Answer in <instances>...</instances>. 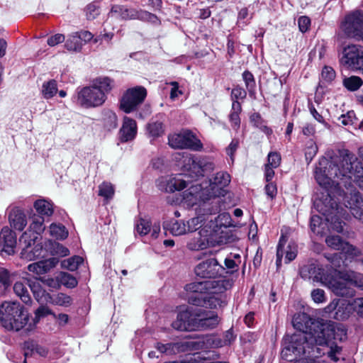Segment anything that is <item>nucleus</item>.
Wrapping results in <instances>:
<instances>
[{"label": "nucleus", "instance_id": "1", "mask_svg": "<svg viewBox=\"0 0 363 363\" xmlns=\"http://www.w3.org/2000/svg\"><path fill=\"white\" fill-rule=\"evenodd\" d=\"M315 178L320 187L329 189L336 182L340 188L345 186L350 193L356 191L354 183L363 189V166L348 150L337 153L330 150L319 160Z\"/></svg>", "mask_w": 363, "mask_h": 363}, {"label": "nucleus", "instance_id": "2", "mask_svg": "<svg viewBox=\"0 0 363 363\" xmlns=\"http://www.w3.org/2000/svg\"><path fill=\"white\" fill-rule=\"evenodd\" d=\"M315 328L317 330L314 335L294 336L291 346L298 352L307 353L308 358L312 360L325 354L320 346L328 345L331 342H343L347 338V328L342 324L328 321L317 325Z\"/></svg>", "mask_w": 363, "mask_h": 363}, {"label": "nucleus", "instance_id": "3", "mask_svg": "<svg viewBox=\"0 0 363 363\" xmlns=\"http://www.w3.org/2000/svg\"><path fill=\"white\" fill-rule=\"evenodd\" d=\"M182 157L185 173L175 175L165 181L164 189L172 193L186 188L192 181L203 177L204 174L214 169L215 165L209 159L191 155L177 154L175 159Z\"/></svg>", "mask_w": 363, "mask_h": 363}, {"label": "nucleus", "instance_id": "4", "mask_svg": "<svg viewBox=\"0 0 363 363\" xmlns=\"http://www.w3.org/2000/svg\"><path fill=\"white\" fill-rule=\"evenodd\" d=\"M230 182V176L226 172H217L203 187L200 184H192L183 193V201L189 207L198 206L206 210L207 202L213 198L224 196L226 187Z\"/></svg>", "mask_w": 363, "mask_h": 363}, {"label": "nucleus", "instance_id": "5", "mask_svg": "<svg viewBox=\"0 0 363 363\" xmlns=\"http://www.w3.org/2000/svg\"><path fill=\"white\" fill-rule=\"evenodd\" d=\"M314 208L325 216L322 223L319 225L320 233H313L315 235L323 236L328 231V223L331 221L333 228L337 233H343L345 223L336 218L338 211V204L334 197L332 196L329 189L321 187L320 194H317L313 201Z\"/></svg>", "mask_w": 363, "mask_h": 363}, {"label": "nucleus", "instance_id": "6", "mask_svg": "<svg viewBox=\"0 0 363 363\" xmlns=\"http://www.w3.org/2000/svg\"><path fill=\"white\" fill-rule=\"evenodd\" d=\"M28 313L20 303L4 302L0 306V322L7 330L19 331L28 323Z\"/></svg>", "mask_w": 363, "mask_h": 363}, {"label": "nucleus", "instance_id": "7", "mask_svg": "<svg viewBox=\"0 0 363 363\" xmlns=\"http://www.w3.org/2000/svg\"><path fill=\"white\" fill-rule=\"evenodd\" d=\"M292 323L294 328L298 330L300 333L294 334L291 337V341L284 347L281 352V354L286 359H287L289 352H292L296 356H305L306 358H308L307 353L298 352L297 350H294V347H291L294 345L293 337L299 335H314L315 330H317V328H315V327H316V325L320 323H313L309 315L305 313H303L296 314L293 318Z\"/></svg>", "mask_w": 363, "mask_h": 363}, {"label": "nucleus", "instance_id": "8", "mask_svg": "<svg viewBox=\"0 0 363 363\" xmlns=\"http://www.w3.org/2000/svg\"><path fill=\"white\" fill-rule=\"evenodd\" d=\"M216 283L219 285H214L213 289L206 294L203 308L218 309L227 305L228 298L225 292L232 287L231 284L225 279L217 280Z\"/></svg>", "mask_w": 363, "mask_h": 363}, {"label": "nucleus", "instance_id": "9", "mask_svg": "<svg viewBox=\"0 0 363 363\" xmlns=\"http://www.w3.org/2000/svg\"><path fill=\"white\" fill-rule=\"evenodd\" d=\"M106 98V96L93 84L77 89L74 96L77 104L85 108L101 106L105 103Z\"/></svg>", "mask_w": 363, "mask_h": 363}, {"label": "nucleus", "instance_id": "10", "mask_svg": "<svg viewBox=\"0 0 363 363\" xmlns=\"http://www.w3.org/2000/svg\"><path fill=\"white\" fill-rule=\"evenodd\" d=\"M21 247L20 257L26 261H32L40 257H44V245L36 240L34 235L29 233H23L19 238Z\"/></svg>", "mask_w": 363, "mask_h": 363}, {"label": "nucleus", "instance_id": "11", "mask_svg": "<svg viewBox=\"0 0 363 363\" xmlns=\"http://www.w3.org/2000/svg\"><path fill=\"white\" fill-rule=\"evenodd\" d=\"M168 144L174 149H189L194 151H199L203 148L200 140L189 130H183L179 133L169 135Z\"/></svg>", "mask_w": 363, "mask_h": 363}, {"label": "nucleus", "instance_id": "12", "mask_svg": "<svg viewBox=\"0 0 363 363\" xmlns=\"http://www.w3.org/2000/svg\"><path fill=\"white\" fill-rule=\"evenodd\" d=\"M341 29L348 38L363 41V12L355 11L347 14Z\"/></svg>", "mask_w": 363, "mask_h": 363}, {"label": "nucleus", "instance_id": "13", "mask_svg": "<svg viewBox=\"0 0 363 363\" xmlns=\"http://www.w3.org/2000/svg\"><path fill=\"white\" fill-rule=\"evenodd\" d=\"M146 96L147 91L143 86L128 89L121 99L120 108L126 113H131L144 101Z\"/></svg>", "mask_w": 363, "mask_h": 363}, {"label": "nucleus", "instance_id": "14", "mask_svg": "<svg viewBox=\"0 0 363 363\" xmlns=\"http://www.w3.org/2000/svg\"><path fill=\"white\" fill-rule=\"evenodd\" d=\"M340 62L342 65L361 72L363 67V46L352 44L345 47Z\"/></svg>", "mask_w": 363, "mask_h": 363}, {"label": "nucleus", "instance_id": "15", "mask_svg": "<svg viewBox=\"0 0 363 363\" xmlns=\"http://www.w3.org/2000/svg\"><path fill=\"white\" fill-rule=\"evenodd\" d=\"M225 272V268L213 257L200 262L194 268L196 277L201 279H214Z\"/></svg>", "mask_w": 363, "mask_h": 363}, {"label": "nucleus", "instance_id": "16", "mask_svg": "<svg viewBox=\"0 0 363 363\" xmlns=\"http://www.w3.org/2000/svg\"><path fill=\"white\" fill-rule=\"evenodd\" d=\"M196 309L186 306L181 309L177 315V319L172 322V326L179 331H194Z\"/></svg>", "mask_w": 363, "mask_h": 363}, {"label": "nucleus", "instance_id": "17", "mask_svg": "<svg viewBox=\"0 0 363 363\" xmlns=\"http://www.w3.org/2000/svg\"><path fill=\"white\" fill-rule=\"evenodd\" d=\"M194 330H206L214 329L219 323V318L216 313L205 309L198 308Z\"/></svg>", "mask_w": 363, "mask_h": 363}, {"label": "nucleus", "instance_id": "18", "mask_svg": "<svg viewBox=\"0 0 363 363\" xmlns=\"http://www.w3.org/2000/svg\"><path fill=\"white\" fill-rule=\"evenodd\" d=\"M286 244V238L284 235H281L277 247V260L276 264L277 269H279L281 267V260L283 256L285 255V263L288 264L292 260H294L297 256V245L294 242H290L286 247L285 245Z\"/></svg>", "mask_w": 363, "mask_h": 363}, {"label": "nucleus", "instance_id": "19", "mask_svg": "<svg viewBox=\"0 0 363 363\" xmlns=\"http://www.w3.org/2000/svg\"><path fill=\"white\" fill-rule=\"evenodd\" d=\"M354 311L353 303L344 299L333 300L326 308L327 313H333V318L344 320Z\"/></svg>", "mask_w": 363, "mask_h": 363}, {"label": "nucleus", "instance_id": "20", "mask_svg": "<svg viewBox=\"0 0 363 363\" xmlns=\"http://www.w3.org/2000/svg\"><path fill=\"white\" fill-rule=\"evenodd\" d=\"M343 193L345 206L350 209L356 218L363 222V196L357 191Z\"/></svg>", "mask_w": 363, "mask_h": 363}, {"label": "nucleus", "instance_id": "21", "mask_svg": "<svg viewBox=\"0 0 363 363\" xmlns=\"http://www.w3.org/2000/svg\"><path fill=\"white\" fill-rule=\"evenodd\" d=\"M16 235L9 227H4L0 232V254L12 255L16 247Z\"/></svg>", "mask_w": 363, "mask_h": 363}, {"label": "nucleus", "instance_id": "22", "mask_svg": "<svg viewBox=\"0 0 363 363\" xmlns=\"http://www.w3.org/2000/svg\"><path fill=\"white\" fill-rule=\"evenodd\" d=\"M121 18L123 20L138 19L142 21L150 22L153 24H157L160 23V20L157 16L152 13L142 9L137 10L133 8L128 9L125 6H124L122 13L121 14Z\"/></svg>", "mask_w": 363, "mask_h": 363}, {"label": "nucleus", "instance_id": "23", "mask_svg": "<svg viewBox=\"0 0 363 363\" xmlns=\"http://www.w3.org/2000/svg\"><path fill=\"white\" fill-rule=\"evenodd\" d=\"M330 288L337 296L351 298L355 294V291L350 284L349 275H345L342 280H334L330 281Z\"/></svg>", "mask_w": 363, "mask_h": 363}, {"label": "nucleus", "instance_id": "24", "mask_svg": "<svg viewBox=\"0 0 363 363\" xmlns=\"http://www.w3.org/2000/svg\"><path fill=\"white\" fill-rule=\"evenodd\" d=\"M137 134L136 121L129 117L125 116L122 127L119 130V138L122 143L133 140Z\"/></svg>", "mask_w": 363, "mask_h": 363}, {"label": "nucleus", "instance_id": "25", "mask_svg": "<svg viewBox=\"0 0 363 363\" xmlns=\"http://www.w3.org/2000/svg\"><path fill=\"white\" fill-rule=\"evenodd\" d=\"M217 280L195 281L188 284L185 286L184 289L187 294L198 293L204 294L213 289L214 285H218Z\"/></svg>", "mask_w": 363, "mask_h": 363}, {"label": "nucleus", "instance_id": "26", "mask_svg": "<svg viewBox=\"0 0 363 363\" xmlns=\"http://www.w3.org/2000/svg\"><path fill=\"white\" fill-rule=\"evenodd\" d=\"M9 220L11 226L17 230H23L27 224L25 213L19 208H13L9 215Z\"/></svg>", "mask_w": 363, "mask_h": 363}, {"label": "nucleus", "instance_id": "27", "mask_svg": "<svg viewBox=\"0 0 363 363\" xmlns=\"http://www.w3.org/2000/svg\"><path fill=\"white\" fill-rule=\"evenodd\" d=\"M27 284L38 303L43 304L48 302L50 294L42 288L38 281H28Z\"/></svg>", "mask_w": 363, "mask_h": 363}, {"label": "nucleus", "instance_id": "28", "mask_svg": "<svg viewBox=\"0 0 363 363\" xmlns=\"http://www.w3.org/2000/svg\"><path fill=\"white\" fill-rule=\"evenodd\" d=\"M44 251L48 252L53 256L66 257L69 254V250L60 242L48 240L44 246Z\"/></svg>", "mask_w": 363, "mask_h": 363}, {"label": "nucleus", "instance_id": "29", "mask_svg": "<svg viewBox=\"0 0 363 363\" xmlns=\"http://www.w3.org/2000/svg\"><path fill=\"white\" fill-rule=\"evenodd\" d=\"M174 354L198 350L201 347V343L196 341H179L173 342Z\"/></svg>", "mask_w": 363, "mask_h": 363}, {"label": "nucleus", "instance_id": "30", "mask_svg": "<svg viewBox=\"0 0 363 363\" xmlns=\"http://www.w3.org/2000/svg\"><path fill=\"white\" fill-rule=\"evenodd\" d=\"M246 89L250 97L255 100L257 99L256 82L254 75L248 70H245L242 74Z\"/></svg>", "mask_w": 363, "mask_h": 363}, {"label": "nucleus", "instance_id": "31", "mask_svg": "<svg viewBox=\"0 0 363 363\" xmlns=\"http://www.w3.org/2000/svg\"><path fill=\"white\" fill-rule=\"evenodd\" d=\"M321 269L315 263L303 265L300 269V275L303 279H318L320 275Z\"/></svg>", "mask_w": 363, "mask_h": 363}, {"label": "nucleus", "instance_id": "32", "mask_svg": "<svg viewBox=\"0 0 363 363\" xmlns=\"http://www.w3.org/2000/svg\"><path fill=\"white\" fill-rule=\"evenodd\" d=\"M45 227L44 225V218L41 216L34 218L30 225L29 228L24 233H29L30 235L36 237V240L41 239L40 235L44 231Z\"/></svg>", "mask_w": 363, "mask_h": 363}, {"label": "nucleus", "instance_id": "33", "mask_svg": "<svg viewBox=\"0 0 363 363\" xmlns=\"http://www.w3.org/2000/svg\"><path fill=\"white\" fill-rule=\"evenodd\" d=\"M93 85L106 96L113 88L114 81L108 77H99L93 80Z\"/></svg>", "mask_w": 363, "mask_h": 363}, {"label": "nucleus", "instance_id": "34", "mask_svg": "<svg viewBox=\"0 0 363 363\" xmlns=\"http://www.w3.org/2000/svg\"><path fill=\"white\" fill-rule=\"evenodd\" d=\"M242 111L241 104L239 101H234L232 103L231 111L229 115V120L233 129L238 130L240 125V113Z\"/></svg>", "mask_w": 363, "mask_h": 363}, {"label": "nucleus", "instance_id": "35", "mask_svg": "<svg viewBox=\"0 0 363 363\" xmlns=\"http://www.w3.org/2000/svg\"><path fill=\"white\" fill-rule=\"evenodd\" d=\"M147 133L150 137L158 138L164 133L163 123L158 120H151L146 127Z\"/></svg>", "mask_w": 363, "mask_h": 363}, {"label": "nucleus", "instance_id": "36", "mask_svg": "<svg viewBox=\"0 0 363 363\" xmlns=\"http://www.w3.org/2000/svg\"><path fill=\"white\" fill-rule=\"evenodd\" d=\"M102 117L104 124L108 130L116 128L118 118L116 114L112 110L104 109L102 111Z\"/></svg>", "mask_w": 363, "mask_h": 363}, {"label": "nucleus", "instance_id": "37", "mask_svg": "<svg viewBox=\"0 0 363 363\" xmlns=\"http://www.w3.org/2000/svg\"><path fill=\"white\" fill-rule=\"evenodd\" d=\"M57 83L55 79L45 82L42 85L41 93L45 99L52 98L57 93Z\"/></svg>", "mask_w": 363, "mask_h": 363}, {"label": "nucleus", "instance_id": "38", "mask_svg": "<svg viewBox=\"0 0 363 363\" xmlns=\"http://www.w3.org/2000/svg\"><path fill=\"white\" fill-rule=\"evenodd\" d=\"M48 302L54 305L68 307L72 304V298H71V296L65 294L58 293L54 295L50 294Z\"/></svg>", "mask_w": 363, "mask_h": 363}, {"label": "nucleus", "instance_id": "39", "mask_svg": "<svg viewBox=\"0 0 363 363\" xmlns=\"http://www.w3.org/2000/svg\"><path fill=\"white\" fill-rule=\"evenodd\" d=\"M343 86L350 91H355L363 85V80L358 76L345 77L342 80Z\"/></svg>", "mask_w": 363, "mask_h": 363}, {"label": "nucleus", "instance_id": "40", "mask_svg": "<svg viewBox=\"0 0 363 363\" xmlns=\"http://www.w3.org/2000/svg\"><path fill=\"white\" fill-rule=\"evenodd\" d=\"M26 284H28V282ZM26 285L28 284H24L22 282H16L13 286V291L23 303L29 304L31 303V298Z\"/></svg>", "mask_w": 363, "mask_h": 363}, {"label": "nucleus", "instance_id": "41", "mask_svg": "<svg viewBox=\"0 0 363 363\" xmlns=\"http://www.w3.org/2000/svg\"><path fill=\"white\" fill-rule=\"evenodd\" d=\"M34 207L40 216H50L53 213L52 205L45 200H38L34 203Z\"/></svg>", "mask_w": 363, "mask_h": 363}, {"label": "nucleus", "instance_id": "42", "mask_svg": "<svg viewBox=\"0 0 363 363\" xmlns=\"http://www.w3.org/2000/svg\"><path fill=\"white\" fill-rule=\"evenodd\" d=\"M209 245L208 239L206 237L199 236L195 238L188 242V248L191 250H202L206 249Z\"/></svg>", "mask_w": 363, "mask_h": 363}, {"label": "nucleus", "instance_id": "43", "mask_svg": "<svg viewBox=\"0 0 363 363\" xmlns=\"http://www.w3.org/2000/svg\"><path fill=\"white\" fill-rule=\"evenodd\" d=\"M26 347L28 350H30V352L28 351L25 352L24 355L26 358L33 352H36L41 357H46L48 354V350L46 347L35 344L33 342H26Z\"/></svg>", "mask_w": 363, "mask_h": 363}, {"label": "nucleus", "instance_id": "44", "mask_svg": "<svg viewBox=\"0 0 363 363\" xmlns=\"http://www.w3.org/2000/svg\"><path fill=\"white\" fill-rule=\"evenodd\" d=\"M83 43L81 42L80 38L75 33L67 38L65 42V47L69 51H80Z\"/></svg>", "mask_w": 363, "mask_h": 363}, {"label": "nucleus", "instance_id": "45", "mask_svg": "<svg viewBox=\"0 0 363 363\" xmlns=\"http://www.w3.org/2000/svg\"><path fill=\"white\" fill-rule=\"evenodd\" d=\"M325 242L329 247L335 250L345 248V242L340 235H329L326 238Z\"/></svg>", "mask_w": 363, "mask_h": 363}, {"label": "nucleus", "instance_id": "46", "mask_svg": "<svg viewBox=\"0 0 363 363\" xmlns=\"http://www.w3.org/2000/svg\"><path fill=\"white\" fill-rule=\"evenodd\" d=\"M60 286L64 285L67 288L73 289L77 286L78 281L76 278L67 272H60L59 274Z\"/></svg>", "mask_w": 363, "mask_h": 363}, {"label": "nucleus", "instance_id": "47", "mask_svg": "<svg viewBox=\"0 0 363 363\" xmlns=\"http://www.w3.org/2000/svg\"><path fill=\"white\" fill-rule=\"evenodd\" d=\"M84 262V259L80 256H74L71 258H69L67 259H65L62 262V267L63 268H66L69 269V271H74L76 270L78 267L82 264Z\"/></svg>", "mask_w": 363, "mask_h": 363}, {"label": "nucleus", "instance_id": "48", "mask_svg": "<svg viewBox=\"0 0 363 363\" xmlns=\"http://www.w3.org/2000/svg\"><path fill=\"white\" fill-rule=\"evenodd\" d=\"M169 230L174 235H181L188 233L186 224L182 220H174L172 222Z\"/></svg>", "mask_w": 363, "mask_h": 363}, {"label": "nucleus", "instance_id": "49", "mask_svg": "<svg viewBox=\"0 0 363 363\" xmlns=\"http://www.w3.org/2000/svg\"><path fill=\"white\" fill-rule=\"evenodd\" d=\"M50 233L57 239L64 240L68 236V231L66 228L61 224H51Z\"/></svg>", "mask_w": 363, "mask_h": 363}, {"label": "nucleus", "instance_id": "50", "mask_svg": "<svg viewBox=\"0 0 363 363\" xmlns=\"http://www.w3.org/2000/svg\"><path fill=\"white\" fill-rule=\"evenodd\" d=\"M205 295L204 294L198 293L187 294L186 300L191 305L203 307L205 304Z\"/></svg>", "mask_w": 363, "mask_h": 363}, {"label": "nucleus", "instance_id": "51", "mask_svg": "<svg viewBox=\"0 0 363 363\" xmlns=\"http://www.w3.org/2000/svg\"><path fill=\"white\" fill-rule=\"evenodd\" d=\"M114 194V189L111 184L103 182L99 186V195L108 200L113 198Z\"/></svg>", "mask_w": 363, "mask_h": 363}, {"label": "nucleus", "instance_id": "52", "mask_svg": "<svg viewBox=\"0 0 363 363\" xmlns=\"http://www.w3.org/2000/svg\"><path fill=\"white\" fill-rule=\"evenodd\" d=\"M323 347H329V350L328 352H325V354L327 353L328 357H330L332 360L337 362L339 358L337 357V354H340L342 351V347L338 346L336 342H331L328 345H323ZM322 348V346H320Z\"/></svg>", "mask_w": 363, "mask_h": 363}, {"label": "nucleus", "instance_id": "53", "mask_svg": "<svg viewBox=\"0 0 363 363\" xmlns=\"http://www.w3.org/2000/svg\"><path fill=\"white\" fill-rule=\"evenodd\" d=\"M135 230L140 235H145L151 230L150 222L145 218H140L136 224Z\"/></svg>", "mask_w": 363, "mask_h": 363}, {"label": "nucleus", "instance_id": "54", "mask_svg": "<svg viewBox=\"0 0 363 363\" xmlns=\"http://www.w3.org/2000/svg\"><path fill=\"white\" fill-rule=\"evenodd\" d=\"M318 146L313 140H310L306 146L305 157L308 163H310L318 152Z\"/></svg>", "mask_w": 363, "mask_h": 363}, {"label": "nucleus", "instance_id": "55", "mask_svg": "<svg viewBox=\"0 0 363 363\" xmlns=\"http://www.w3.org/2000/svg\"><path fill=\"white\" fill-rule=\"evenodd\" d=\"M173 342H167L162 343L160 342H157L155 344V348L161 354H164L166 355H173Z\"/></svg>", "mask_w": 363, "mask_h": 363}, {"label": "nucleus", "instance_id": "56", "mask_svg": "<svg viewBox=\"0 0 363 363\" xmlns=\"http://www.w3.org/2000/svg\"><path fill=\"white\" fill-rule=\"evenodd\" d=\"M85 12L88 20H94L100 13L99 6L96 3H91L86 6Z\"/></svg>", "mask_w": 363, "mask_h": 363}, {"label": "nucleus", "instance_id": "57", "mask_svg": "<svg viewBox=\"0 0 363 363\" xmlns=\"http://www.w3.org/2000/svg\"><path fill=\"white\" fill-rule=\"evenodd\" d=\"M325 257L331 263L332 267L335 270L340 269L344 263L340 253H333V255L325 256Z\"/></svg>", "mask_w": 363, "mask_h": 363}, {"label": "nucleus", "instance_id": "58", "mask_svg": "<svg viewBox=\"0 0 363 363\" xmlns=\"http://www.w3.org/2000/svg\"><path fill=\"white\" fill-rule=\"evenodd\" d=\"M0 282L6 287L12 283V274L6 268L0 267Z\"/></svg>", "mask_w": 363, "mask_h": 363}, {"label": "nucleus", "instance_id": "59", "mask_svg": "<svg viewBox=\"0 0 363 363\" xmlns=\"http://www.w3.org/2000/svg\"><path fill=\"white\" fill-rule=\"evenodd\" d=\"M340 122L345 125H356L358 119L355 116V113L353 111H348L346 115H342L339 118Z\"/></svg>", "mask_w": 363, "mask_h": 363}, {"label": "nucleus", "instance_id": "60", "mask_svg": "<svg viewBox=\"0 0 363 363\" xmlns=\"http://www.w3.org/2000/svg\"><path fill=\"white\" fill-rule=\"evenodd\" d=\"M203 219L201 217H194L187 221L186 227L188 232H194L202 226Z\"/></svg>", "mask_w": 363, "mask_h": 363}, {"label": "nucleus", "instance_id": "61", "mask_svg": "<svg viewBox=\"0 0 363 363\" xmlns=\"http://www.w3.org/2000/svg\"><path fill=\"white\" fill-rule=\"evenodd\" d=\"M247 96V91L240 86H237L232 89L231 99L233 102L234 101H238V99H244Z\"/></svg>", "mask_w": 363, "mask_h": 363}, {"label": "nucleus", "instance_id": "62", "mask_svg": "<svg viewBox=\"0 0 363 363\" xmlns=\"http://www.w3.org/2000/svg\"><path fill=\"white\" fill-rule=\"evenodd\" d=\"M59 262V258L56 257H53L47 259L42 260L43 268L42 270L44 274L48 273L52 269H53Z\"/></svg>", "mask_w": 363, "mask_h": 363}, {"label": "nucleus", "instance_id": "63", "mask_svg": "<svg viewBox=\"0 0 363 363\" xmlns=\"http://www.w3.org/2000/svg\"><path fill=\"white\" fill-rule=\"evenodd\" d=\"M281 162V155L277 152H270L267 157V163L266 165H269L272 167H278Z\"/></svg>", "mask_w": 363, "mask_h": 363}, {"label": "nucleus", "instance_id": "64", "mask_svg": "<svg viewBox=\"0 0 363 363\" xmlns=\"http://www.w3.org/2000/svg\"><path fill=\"white\" fill-rule=\"evenodd\" d=\"M350 279V284L352 286H356L361 290H363V274L360 273H353L351 276L349 275Z\"/></svg>", "mask_w": 363, "mask_h": 363}]
</instances>
